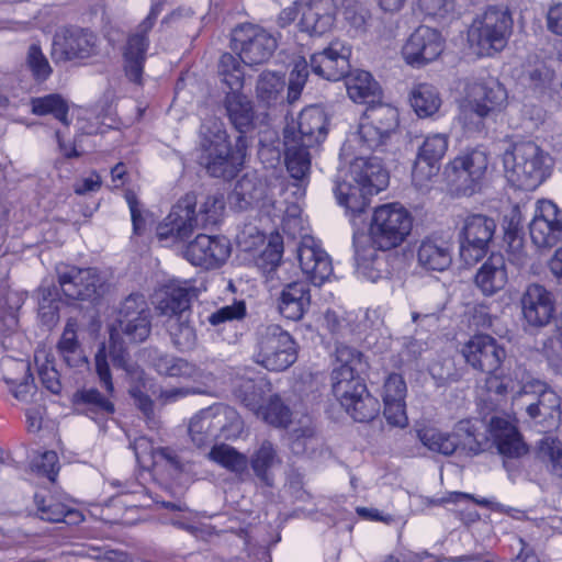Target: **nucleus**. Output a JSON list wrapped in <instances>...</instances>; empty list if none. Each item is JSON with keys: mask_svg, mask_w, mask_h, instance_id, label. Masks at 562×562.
<instances>
[{"mask_svg": "<svg viewBox=\"0 0 562 562\" xmlns=\"http://www.w3.org/2000/svg\"><path fill=\"white\" fill-rule=\"evenodd\" d=\"M245 405L267 424L279 428L281 427V401L278 395L270 398L267 404L257 405L252 400L244 398Z\"/></svg>", "mask_w": 562, "mask_h": 562, "instance_id": "nucleus-57", "label": "nucleus"}, {"mask_svg": "<svg viewBox=\"0 0 562 562\" xmlns=\"http://www.w3.org/2000/svg\"><path fill=\"white\" fill-rule=\"evenodd\" d=\"M389 173L376 157H356L348 168H340L335 178L334 193L339 205L351 215L361 214L369 198L384 190Z\"/></svg>", "mask_w": 562, "mask_h": 562, "instance_id": "nucleus-2", "label": "nucleus"}, {"mask_svg": "<svg viewBox=\"0 0 562 562\" xmlns=\"http://www.w3.org/2000/svg\"><path fill=\"white\" fill-rule=\"evenodd\" d=\"M409 102L419 117H428L439 110L441 99L435 87L419 83L412 90Z\"/></svg>", "mask_w": 562, "mask_h": 562, "instance_id": "nucleus-43", "label": "nucleus"}, {"mask_svg": "<svg viewBox=\"0 0 562 562\" xmlns=\"http://www.w3.org/2000/svg\"><path fill=\"white\" fill-rule=\"evenodd\" d=\"M503 165L508 181L525 190L536 189L550 173V157L533 142L513 144Z\"/></svg>", "mask_w": 562, "mask_h": 562, "instance_id": "nucleus-4", "label": "nucleus"}, {"mask_svg": "<svg viewBox=\"0 0 562 562\" xmlns=\"http://www.w3.org/2000/svg\"><path fill=\"white\" fill-rule=\"evenodd\" d=\"M439 169L440 165L417 156L412 171L414 186L419 190L426 189L432 178L438 175Z\"/></svg>", "mask_w": 562, "mask_h": 562, "instance_id": "nucleus-63", "label": "nucleus"}, {"mask_svg": "<svg viewBox=\"0 0 562 562\" xmlns=\"http://www.w3.org/2000/svg\"><path fill=\"white\" fill-rule=\"evenodd\" d=\"M525 321L532 327L549 324L554 313L552 295L540 284H530L521 297Z\"/></svg>", "mask_w": 562, "mask_h": 562, "instance_id": "nucleus-29", "label": "nucleus"}, {"mask_svg": "<svg viewBox=\"0 0 562 562\" xmlns=\"http://www.w3.org/2000/svg\"><path fill=\"white\" fill-rule=\"evenodd\" d=\"M277 451L268 440L262 441L259 449L251 457L250 463L255 473L268 483V470L274 463Z\"/></svg>", "mask_w": 562, "mask_h": 562, "instance_id": "nucleus-58", "label": "nucleus"}, {"mask_svg": "<svg viewBox=\"0 0 562 562\" xmlns=\"http://www.w3.org/2000/svg\"><path fill=\"white\" fill-rule=\"evenodd\" d=\"M26 64L33 77L38 81L46 80L53 71L38 44L30 45L26 55Z\"/></svg>", "mask_w": 562, "mask_h": 562, "instance_id": "nucleus-60", "label": "nucleus"}, {"mask_svg": "<svg viewBox=\"0 0 562 562\" xmlns=\"http://www.w3.org/2000/svg\"><path fill=\"white\" fill-rule=\"evenodd\" d=\"M507 103V91L496 80L475 82L470 86L468 99L462 105V115H475L482 120L494 111L502 110Z\"/></svg>", "mask_w": 562, "mask_h": 562, "instance_id": "nucleus-18", "label": "nucleus"}, {"mask_svg": "<svg viewBox=\"0 0 562 562\" xmlns=\"http://www.w3.org/2000/svg\"><path fill=\"white\" fill-rule=\"evenodd\" d=\"M554 78V70L541 60H538L535 65L525 69L521 75L522 83L538 91L550 88Z\"/></svg>", "mask_w": 562, "mask_h": 562, "instance_id": "nucleus-52", "label": "nucleus"}, {"mask_svg": "<svg viewBox=\"0 0 562 562\" xmlns=\"http://www.w3.org/2000/svg\"><path fill=\"white\" fill-rule=\"evenodd\" d=\"M235 413L226 407L209 408L193 416L189 423V436L192 442L201 448L220 437L225 423Z\"/></svg>", "mask_w": 562, "mask_h": 562, "instance_id": "nucleus-26", "label": "nucleus"}, {"mask_svg": "<svg viewBox=\"0 0 562 562\" xmlns=\"http://www.w3.org/2000/svg\"><path fill=\"white\" fill-rule=\"evenodd\" d=\"M281 87V77L278 72L265 71L261 74L257 83L258 98L271 106V102L277 101Z\"/></svg>", "mask_w": 562, "mask_h": 562, "instance_id": "nucleus-61", "label": "nucleus"}, {"mask_svg": "<svg viewBox=\"0 0 562 562\" xmlns=\"http://www.w3.org/2000/svg\"><path fill=\"white\" fill-rule=\"evenodd\" d=\"M77 321L69 318L57 345L59 356L69 368H79L88 362L77 338Z\"/></svg>", "mask_w": 562, "mask_h": 562, "instance_id": "nucleus-38", "label": "nucleus"}, {"mask_svg": "<svg viewBox=\"0 0 562 562\" xmlns=\"http://www.w3.org/2000/svg\"><path fill=\"white\" fill-rule=\"evenodd\" d=\"M283 145L285 146L283 162L292 179V182L288 183L284 190L289 191L292 188L291 193L297 200L305 194V187L308 181L311 170L310 146L292 143L290 139L284 138Z\"/></svg>", "mask_w": 562, "mask_h": 562, "instance_id": "nucleus-27", "label": "nucleus"}, {"mask_svg": "<svg viewBox=\"0 0 562 562\" xmlns=\"http://www.w3.org/2000/svg\"><path fill=\"white\" fill-rule=\"evenodd\" d=\"M338 381L333 385V393L346 412L359 423L373 420L380 413V402L371 395L364 382L350 381V372L344 370L337 373Z\"/></svg>", "mask_w": 562, "mask_h": 562, "instance_id": "nucleus-9", "label": "nucleus"}, {"mask_svg": "<svg viewBox=\"0 0 562 562\" xmlns=\"http://www.w3.org/2000/svg\"><path fill=\"white\" fill-rule=\"evenodd\" d=\"M125 342H127V340L122 338L113 339L112 333H110L109 350H106L105 345L102 344L94 356L95 373L99 378L101 386L106 391L109 395H112L114 392L109 358L114 368L122 369L126 373L132 374L136 370V367L131 359L130 352L125 347Z\"/></svg>", "mask_w": 562, "mask_h": 562, "instance_id": "nucleus-20", "label": "nucleus"}, {"mask_svg": "<svg viewBox=\"0 0 562 562\" xmlns=\"http://www.w3.org/2000/svg\"><path fill=\"white\" fill-rule=\"evenodd\" d=\"M529 233L531 241L539 249L552 248L558 244L562 234V217L553 202L549 200L537 202Z\"/></svg>", "mask_w": 562, "mask_h": 562, "instance_id": "nucleus-19", "label": "nucleus"}, {"mask_svg": "<svg viewBox=\"0 0 562 562\" xmlns=\"http://www.w3.org/2000/svg\"><path fill=\"white\" fill-rule=\"evenodd\" d=\"M539 454L553 475L562 479V445L553 438L540 442Z\"/></svg>", "mask_w": 562, "mask_h": 562, "instance_id": "nucleus-55", "label": "nucleus"}, {"mask_svg": "<svg viewBox=\"0 0 562 562\" xmlns=\"http://www.w3.org/2000/svg\"><path fill=\"white\" fill-rule=\"evenodd\" d=\"M151 331V311L142 294H130L120 305L110 327L112 338L143 342Z\"/></svg>", "mask_w": 562, "mask_h": 562, "instance_id": "nucleus-8", "label": "nucleus"}, {"mask_svg": "<svg viewBox=\"0 0 562 562\" xmlns=\"http://www.w3.org/2000/svg\"><path fill=\"white\" fill-rule=\"evenodd\" d=\"M460 442L459 448L467 450L472 454H477L482 451L480 442L474 436V428L470 420L463 419L457 423L452 432H449Z\"/></svg>", "mask_w": 562, "mask_h": 562, "instance_id": "nucleus-62", "label": "nucleus"}, {"mask_svg": "<svg viewBox=\"0 0 562 562\" xmlns=\"http://www.w3.org/2000/svg\"><path fill=\"white\" fill-rule=\"evenodd\" d=\"M413 218L409 212L397 203L383 204L373 212L369 235L353 233L355 260L357 266L367 269L378 257V250L398 247L412 231Z\"/></svg>", "mask_w": 562, "mask_h": 562, "instance_id": "nucleus-1", "label": "nucleus"}, {"mask_svg": "<svg viewBox=\"0 0 562 562\" xmlns=\"http://www.w3.org/2000/svg\"><path fill=\"white\" fill-rule=\"evenodd\" d=\"M283 233H286L289 237L288 247L290 249L294 248V243L302 240L305 235H310L308 228L301 217V206L296 201L291 202L285 210Z\"/></svg>", "mask_w": 562, "mask_h": 562, "instance_id": "nucleus-49", "label": "nucleus"}, {"mask_svg": "<svg viewBox=\"0 0 562 562\" xmlns=\"http://www.w3.org/2000/svg\"><path fill=\"white\" fill-rule=\"evenodd\" d=\"M57 280L61 293L69 301H93L104 293V279L95 268L60 266Z\"/></svg>", "mask_w": 562, "mask_h": 562, "instance_id": "nucleus-11", "label": "nucleus"}, {"mask_svg": "<svg viewBox=\"0 0 562 562\" xmlns=\"http://www.w3.org/2000/svg\"><path fill=\"white\" fill-rule=\"evenodd\" d=\"M391 137L392 135H385L384 131L361 120L353 140L359 142L361 148L366 150H382Z\"/></svg>", "mask_w": 562, "mask_h": 562, "instance_id": "nucleus-53", "label": "nucleus"}, {"mask_svg": "<svg viewBox=\"0 0 562 562\" xmlns=\"http://www.w3.org/2000/svg\"><path fill=\"white\" fill-rule=\"evenodd\" d=\"M351 48L340 40L329 43L322 52L311 56L314 74L327 80L344 79L350 70Z\"/></svg>", "mask_w": 562, "mask_h": 562, "instance_id": "nucleus-25", "label": "nucleus"}, {"mask_svg": "<svg viewBox=\"0 0 562 562\" xmlns=\"http://www.w3.org/2000/svg\"><path fill=\"white\" fill-rule=\"evenodd\" d=\"M291 251L295 254L303 273L314 284H323L333 274L330 256L312 235H305L302 240L294 243Z\"/></svg>", "mask_w": 562, "mask_h": 562, "instance_id": "nucleus-16", "label": "nucleus"}, {"mask_svg": "<svg viewBox=\"0 0 562 562\" xmlns=\"http://www.w3.org/2000/svg\"><path fill=\"white\" fill-rule=\"evenodd\" d=\"M263 194V186L255 173L244 175L235 184L229 195L232 204L239 210H245L254 202L259 201Z\"/></svg>", "mask_w": 562, "mask_h": 562, "instance_id": "nucleus-41", "label": "nucleus"}, {"mask_svg": "<svg viewBox=\"0 0 562 562\" xmlns=\"http://www.w3.org/2000/svg\"><path fill=\"white\" fill-rule=\"evenodd\" d=\"M308 77V66L304 57L293 60V68L290 72L288 85V102L294 103L299 100Z\"/></svg>", "mask_w": 562, "mask_h": 562, "instance_id": "nucleus-56", "label": "nucleus"}, {"mask_svg": "<svg viewBox=\"0 0 562 562\" xmlns=\"http://www.w3.org/2000/svg\"><path fill=\"white\" fill-rule=\"evenodd\" d=\"M75 403L78 406H85L82 412L86 414H112L114 405L109 397L102 395L97 389L78 391L75 394Z\"/></svg>", "mask_w": 562, "mask_h": 562, "instance_id": "nucleus-50", "label": "nucleus"}, {"mask_svg": "<svg viewBox=\"0 0 562 562\" xmlns=\"http://www.w3.org/2000/svg\"><path fill=\"white\" fill-rule=\"evenodd\" d=\"M449 178L457 191L463 195L477 192L488 170V156L474 149L457 156L449 165Z\"/></svg>", "mask_w": 562, "mask_h": 562, "instance_id": "nucleus-14", "label": "nucleus"}, {"mask_svg": "<svg viewBox=\"0 0 562 562\" xmlns=\"http://www.w3.org/2000/svg\"><path fill=\"white\" fill-rule=\"evenodd\" d=\"M490 431L497 445L498 451L507 457H519L526 452V447L516 428L507 418L492 417Z\"/></svg>", "mask_w": 562, "mask_h": 562, "instance_id": "nucleus-33", "label": "nucleus"}, {"mask_svg": "<svg viewBox=\"0 0 562 562\" xmlns=\"http://www.w3.org/2000/svg\"><path fill=\"white\" fill-rule=\"evenodd\" d=\"M514 373L515 379L506 376L499 378L497 375L490 374L491 376L486 380L487 390L498 395H505L507 393L519 395L524 394L522 391H519L522 385V379L524 382H526L528 379H530V375L521 367H518Z\"/></svg>", "mask_w": 562, "mask_h": 562, "instance_id": "nucleus-54", "label": "nucleus"}, {"mask_svg": "<svg viewBox=\"0 0 562 562\" xmlns=\"http://www.w3.org/2000/svg\"><path fill=\"white\" fill-rule=\"evenodd\" d=\"M361 120L384 131L385 135H393L398 126V112L389 104L370 105Z\"/></svg>", "mask_w": 562, "mask_h": 562, "instance_id": "nucleus-46", "label": "nucleus"}, {"mask_svg": "<svg viewBox=\"0 0 562 562\" xmlns=\"http://www.w3.org/2000/svg\"><path fill=\"white\" fill-rule=\"evenodd\" d=\"M441 34L429 26L417 27L403 46L402 54L407 64L422 66L435 60L443 50Z\"/></svg>", "mask_w": 562, "mask_h": 562, "instance_id": "nucleus-24", "label": "nucleus"}, {"mask_svg": "<svg viewBox=\"0 0 562 562\" xmlns=\"http://www.w3.org/2000/svg\"><path fill=\"white\" fill-rule=\"evenodd\" d=\"M34 361L37 367L38 378L43 387L52 394H60L63 384L60 381V374L55 367L54 357L47 352L46 349L41 348L35 350Z\"/></svg>", "mask_w": 562, "mask_h": 562, "instance_id": "nucleus-42", "label": "nucleus"}, {"mask_svg": "<svg viewBox=\"0 0 562 562\" xmlns=\"http://www.w3.org/2000/svg\"><path fill=\"white\" fill-rule=\"evenodd\" d=\"M283 430H285L286 445L295 456H314L324 446L312 418L306 414L290 412L284 405Z\"/></svg>", "mask_w": 562, "mask_h": 562, "instance_id": "nucleus-15", "label": "nucleus"}, {"mask_svg": "<svg viewBox=\"0 0 562 562\" xmlns=\"http://www.w3.org/2000/svg\"><path fill=\"white\" fill-rule=\"evenodd\" d=\"M209 458L236 475L247 472L248 458L228 445H215L210 450Z\"/></svg>", "mask_w": 562, "mask_h": 562, "instance_id": "nucleus-45", "label": "nucleus"}, {"mask_svg": "<svg viewBox=\"0 0 562 562\" xmlns=\"http://www.w3.org/2000/svg\"><path fill=\"white\" fill-rule=\"evenodd\" d=\"M331 3L326 0L311 4L302 15L300 27L311 36H322L331 30L335 15L331 12Z\"/></svg>", "mask_w": 562, "mask_h": 562, "instance_id": "nucleus-37", "label": "nucleus"}, {"mask_svg": "<svg viewBox=\"0 0 562 562\" xmlns=\"http://www.w3.org/2000/svg\"><path fill=\"white\" fill-rule=\"evenodd\" d=\"M420 442L432 452L443 456L453 454L459 448L460 442L449 432L440 431L436 428H423L417 431Z\"/></svg>", "mask_w": 562, "mask_h": 562, "instance_id": "nucleus-44", "label": "nucleus"}, {"mask_svg": "<svg viewBox=\"0 0 562 562\" xmlns=\"http://www.w3.org/2000/svg\"><path fill=\"white\" fill-rule=\"evenodd\" d=\"M308 303L310 290L305 282H291L283 289V317L300 321Z\"/></svg>", "mask_w": 562, "mask_h": 562, "instance_id": "nucleus-40", "label": "nucleus"}, {"mask_svg": "<svg viewBox=\"0 0 562 562\" xmlns=\"http://www.w3.org/2000/svg\"><path fill=\"white\" fill-rule=\"evenodd\" d=\"M512 30L513 18L508 8L490 5L472 21L468 41L479 56H491L505 48Z\"/></svg>", "mask_w": 562, "mask_h": 562, "instance_id": "nucleus-5", "label": "nucleus"}, {"mask_svg": "<svg viewBox=\"0 0 562 562\" xmlns=\"http://www.w3.org/2000/svg\"><path fill=\"white\" fill-rule=\"evenodd\" d=\"M416 259L423 270L442 272L452 263L451 243L439 235L426 236L416 248Z\"/></svg>", "mask_w": 562, "mask_h": 562, "instance_id": "nucleus-30", "label": "nucleus"}, {"mask_svg": "<svg viewBox=\"0 0 562 562\" xmlns=\"http://www.w3.org/2000/svg\"><path fill=\"white\" fill-rule=\"evenodd\" d=\"M203 136L200 164L212 177L229 179L235 177L241 165L247 147L244 135L236 140L237 153L234 155L227 140V134L222 128V123L214 121L212 126L204 123L201 127Z\"/></svg>", "mask_w": 562, "mask_h": 562, "instance_id": "nucleus-3", "label": "nucleus"}, {"mask_svg": "<svg viewBox=\"0 0 562 562\" xmlns=\"http://www.w3.org/2000/svg\"><path fill=\"white\" fill-rule=\"evenodd\" d=\"M212 201L213 210L205 209V216H199L195 212L196 196L193 193L186 194L172 207L165 222L157 227V236L160 240L176 237L178 239H186L192 235L198 228H205L210 224H215L217 221L220 203L217 199H210Z\"/></svg>", "mask_w": 562, "mask_h": 562, "instance_id": "nucleus-7", "label": "nucleus"}, {"mask_svg": "<svg viewBox=\"0 0 562 562\" xmlns=\"http://www.w3.org/2000/svg\"><path fill=\"white\" fill-rule=\"evenodd\" d=\"M327 134L326 114L316 106H310L300 112L297 120L286 121L283 138L292 143L313 146L321 143Z\"/></svg>", "mask_w": 562, "mask_h": 562, "instance_id": "nucleus-21", "label": "nucleus"}, {"mask_svg": "<svg viewBox=\"0 0 562 562\" xmlns=\"http://www.w3.org/2000/svg\"><path fill=\"white\" fill-rule=\"evenodd\" d=\"M32 113L36 115L53 114L65 125H69L68 103L60 94H47L31 100Z\"/></svg>", "mask_w": 562, "mask_h": 562, "instance_id": "nucleus-47", "label": "nucleus"}, {"mask_svg": "<svg viewBox=\"0 0 562 562\" xmlns=\"http://www.w3.org/2000/svg\"><path fill=\"white\" fill-rule=\"evenodd\" d=\"M195 290L186 282H171L162 286L155 296V305L159 315L171 318L187 317Z\"/></svg>", "mask_w": 562, "mask_h": 562, "instance_id": "nucleus-28", "label": "nucleus"}, {"mask_svg": "<svg viewBox=\"0 0 562 562\" xmlns=\"http://www.w3.org/2000/svg\"><path fill=\"white\" fill-rule=\"evenodd\" d=\"M281 328L279 325L267 326L260 336L257 362L271 371L281 369L280 361Z\"/></svg>", "mask_w": 562, "mask_h": 562, "instance_id": "nucleus-39", "label": "nucleus"}, {"mask_svg": "<svg viewBox=\"0 0 562 562\" xmlns=\"http://www.w3.org/2000/svg\"><path fill=\"white\" fill-rule=\"evenodd\" d=\"M448 148V138L445 134H434L423 142L417 156L440 165Z\"/></svg>", "mask_w": 562, "mask_h": 562, "instance_id": "nucleus-59", "label": "nucleus"}, {"mask_svg": "<svg viewBox=\"0 0 562 562\" xmlns=\"http://www.w3.org/2000/svg\"><path fill=\"white\" fill-rule=\"evenodd\" d=\"M30 468L32 472L47 476L54 482L59 471L58 456L55 451L40 453L33 458Z\"/></svg>", "mask_w": 562, "mask_h": 562, "instance_id": "nucleus-64", "label": "nucleus"}, {"mask_svg": "<svg viewBox=\"0 0 562 562\" xmlns=\"http://www.w3.org/2000/svg\"><path fill=\"white\" fill-rule=\"evenodd\" d=\"M98 36L80 27H65L53 37L50 56L54 63H67L98 55Z\"/></svg>", "mask_w": 562, "mask_h": 562, "instance_id": "nucleus-13", "label": "nucleus"}, {"mask_svg": "<svg viewBox=\"0 0 562 562\" xmlns=\"http://www.w3.org/2000/svg\"><path fill=\"white\" fill-rule=\"evenodd\" d=\"M461 352L469 366L486 374H494L506 358L504 347L486 334L472 336L463 345Z\"/></svg>", "mask_w": 562, "mask_h": 562, "instance_id": "nucleus-17", "label": "nucleus"}, {"mask_svg": "<svg viewBox=\"0 0 562 562\" xmlns=\"http://www.w3.org/2000/svg\"><path fill=\"white\" fill-rule=\"evenodd\" d=\"M148 363L161 375L199 380L203 371L186 359L165 353L156 348L145 351Z\"/></svg>", "mask_w": 562, "mask_h": 562, "instance_id": "nucleus-32", "label": "nucleus"}, {"mask_svg": "<svg viewBox=\"0 0 562 562\" xmlns=\"http://www.w3.org/2000/svg\"><path fill=\"white\" fill-rule=\"evenodd\" d=\"M524 394L538 395L537 403H530L527 406V413L530 417L552 416V413L560 407V398L547 384L538 379L530 376L519 389Z\"/></svg>", "mask_w": 562, "mask_h": 562, "instance_id": "nucleus-35", "label": "nucleus"}, {"mask_svg": "<svg viewBox=\"0 0 562 562\" xmlns=\"http://www.w3.org/2000/svg\"><path fill=\"white\" fill-rule=\"evenodd\" d=\"M229 254V243L225 237L205 234H199L183 250V257L190 263L204 269L218 268Z\"/></svg>", "mask_w": 562, "mask_h": 562, "instance_id": "nucleus-22", "label": "nucleus"}, {"mask_svg": "<svg viewBox=\"0 0 562 562\" xmlns=\"http://www.w3.org/2000/svg\"><path fill=\"white\" fill-rule=\"evenodd\" d=\"M335 353L340 366L335 368L331 372V386L338 381V379H336V376H338L337 373H340L344 370H348L350 372V381L360 380L361 378L356 372L361 366L362 355L346 345H338Z\"/></svg>", "mask_w": 562, "mask_h": 562, "instance_id": "nucleus-51", "label": "nucleus"}, {"mask_svg": "<svg viewBox=\"0 0 562 562\" xmlns=\"http://www.w3.org/2000/svg\"><path fill=\"white\" fill-rule=\"evenodd\" d=\"M277 46V40L258 25L245 23L233 30L232 49L247 66L266 63Z\"/></svg>", "mask_w": 562, "mask_h": 562, "instance_id": "nucleus-10", "label": "nucleus"}, {"mask_svg": "<svg viewBox=\"0 0 562 562\" xmlns=\"http://www.w3.org/2000/svg\"><path fill=\"white\" fill-rule=\"evenodd\" d=\"M495 229L492 217L482 214L465 217L460 234V257L465 265H475L486 256Z\"/></svg>", "mask_w": 562, "mask_h": 562, "instance_id": "nucleus-12", "label": "nucleus"}, {"mask_svg": "<svg viewBox=\"0 0 562 562\" xmlns=\"http://www.w3.org/2000/svg\"><path fill=\"white\" fill-rule=\"evenodd\" d=\"M507 282L505 258L501 254H492L475 274V284L485 295L502 290Z\"/></svg>", "mask_w": 562, "mask_h": 562, "instance_id": "nucleus-34", "label": "nucleus"}, {"mask_svg": "<svg viewBox=\"0 0 562 562\" xmlns=\"http://www.w3.org/2000/svg\"><path fill=\"white\" fill-rule=\"evenodd\" d=\"M258 269L265 279L267 289L271 296L274 297L277 310L281 312V291L279 267L281 266V237L279 233H272L267 247L258 256L256 260Z\"/></svg>", "mask_w": 562, "mask_h": 562, "instance_id": "nucleus-31", "label": "nucleus"}, {"mask_svg": "<svg viewBox=\"0 0 562 562\" xmlns=\"http://www.w3.org/2000/svg\"><path fill=\"white\" fill-rule=\"evenodd\" d=\"M344 79L347 93L353 102L374 103L380 99L381 88L368 71L349 70Z\"/></svg>", "mask_w": 562, "mask_h": 562, "instance_id": "nucleus-36", "label": "nucleus"}, {"mask_svg": "<svg viewBox=\"0 0 562 562\" xmlns=\"http://www.w3.org/2000/svg\"><path fill=\"white\" fill-rule=\"evenodd\" d=\"M167 328L172 344L180 351H187L194 348L196 344V334L189 323V316L168 319Z\"/></svg>", "mask_w": 562, "mask_h": 562, "instance_id": "nucleus-48", "label": "nucleus"}, {"mask_svg": "<svg viewBox=\"0 0 562 562\" xmlns=\"http://www.w3.org/2000/svg\"><path fill=\"white\" fill-rule=\"evenodd\" d=\"M218 75L228 88L224 100L227 116L243 135L252 128L255 112L248 97L241 91L244 71L238 59L229 53L223 54L218 61Z\"/></svg>", "mask_w": 562, "mask_h": 562, "instance_id": "nucleus-6", "label": "nucleus"}, {"mask_svg": "<svg viewBox=\"0 0 562 562\" xmlns=\"http://www.w3.org/2000/svg\"><path fill=\"white\" fill-rule=\"evenodd\" d=\"M156 18L157 13L151 10L139 23L136 31L128 36L123 52L125 75L135 83L142 82L146 52L149 45L147 34L153 29Z\"/></svg>", "mask_w": 562, "mask_h": 562, "instance_id": "nucleus-23", "label": "nucleus"}]
</instances>
